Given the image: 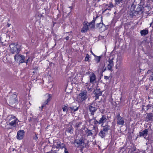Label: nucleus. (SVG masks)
I'll return each instance as SVG.
<instances>
[{"instance_id": "obj_1", "label": "nucleus", "mask_w": 153, "mask_h": 153, "mask_svg": "<svg viewBox=\"0 0 153 153\" xmlns=\"http://www.w3.org/2000/svg\"><path fill=\"white\" fill-rule=\"evenodd\" d=\"M80 137H79L78 139H76L74 143L75 145L77 147H84L85 146V141L86 140L85 136L83 135H81Z\"/></svg>"}, {"instance_id": "obj_2", "label": "nucleus", "mask_w": 153, "mask_h": 153, "mask_svg": "<svg viewBox=\"0 0 153 153\" xmlns=\"http://www.w3.org/2000/svg\"><path fill=\"white\" fill-rule=\"evenodd\" d=\"M19 122V120L13 115H11L9 119V123L10 126L13 127L16 126V125Z\"/></svg>"}, {"instance_id": "obj_3", "label": "nucleus", "mask_w": 153, "mask_h": 153, "mask_svg": "<svg viewBox=\"0 0 153 153\" xmlns=\"http://www.w3.org/2000/svg\"><path fill=\"white\" fill-rule=\"evenodd\" d=\"M17 43H12L9 45L11 53L15 54L19 53L20 49L17 48Z\"/></svg>"}, {"instance_id": "obj_4", "label": "nucleus", "mask_w": 153, "mask_h": 153, "mask_svg": "<svg viewBox=\"0 0 153 153\" xmlns=\"http://www.w3.org/2000/svg\"><path fill=\"white\" fill-rule=\"evenodd\" d=\"M97 104L96 103L93 102L88 106V109L90 112L91 115L93 116L94 115V113L97 110Z\"/></svg>"}, {"instance_id": "obj_5", "label": "nucleus", "mask_w": 153, "mask_h": 153, "mask_svg": "<svg viewBox=\"0 0 153 153\" xmlns=\"http://www.w3.org/2000/svg\"><path fill=\"white\" fill-rule=\"evenodd\" d=\"M15 61H19V63H22L25 62V57L23 55H21L18 53L14 56Z\"/></svg>"}, {"instance_id": "obj_6", "label": "nucleus", "mask_w": 153, "mask_h": 153, "mask_svg": "<svg viewBox=\"0 0 153 153\" xmlns=\"http://www.w3.org/2000/svg\"><path fill=\"white\" fill-rule=\"evenodd\" d=\"M79 97L81 101L85 100L88 97L87 91L85 90L82 91L79 94Z\"/></svg>"}, {"instance_id": "obj_7", "label": "nucleus", "mask_w": 153, "mask_h": 153, "mask_svg": "<svg viewBox=\"0 0 153 153\" xmlns=\"http://www.w3.org/2000/svg\"><path fill=\"white\" fill-rule=\"evenodd\" d=\"M117 119V125H120L121 127L124 125V121L123 118L120 116V114L118 113L116 116Z\"/></svg>"}, {"instance_id": "obj_8", "label": "nucleus", "mask_w": 153, "mask_h": 153, "mask_svg": "<svg viewBox=\"0 0 153 153\" xmlns=\"http://www.w3.org/2000/svg\"><path fill=\"white\" fill-rule=\"evenodd\" d=\"M113 59H110L109 58L108 61L107 69L111 72L113 71V68L114 65V63L113 61Z\"/></svg>"}, {"instance_id": "obj_9", "label": "nucleus", "mask_w": 153, "mask_h": 153, "mask_svg": "<svg viewBox=\"0 0 153 153\" xmlns=\"http://www.w3.org/2000/svg\"><path fill=\"white\" fill-rule=\"evenodd\" d=\"M144 10V8L143 7L141 6H138L137 7L136 10L135 11V14L133 16H135L137 14H141L143 13Z\"/></svg>"}, {"instance_id": "obj_10", "label": "nucleus", "mask_w": 153, "mask_h": 153, "mask_svg": "<svg viewBox=\"0 0 153 153\" xmlns=\"http://www.w3.org/2000/svg\"><path fill=\"white\" fill-rule=\"evenodd\" d=\"M25 131L24 130H20L17 131L16 138L18 140L22 139L24 137Z\"/></svg>"}, {"instance_id": "obj_11", "label": "nucleus", "mask_w": 153, "mask_h": 153, "mask_svg": "<svg viewBox=\"0 0 153 153\" xmlns=\"http://www.w3.org/2000/svg\"><path fill=\"white\" fill-rule=\"evenodd\" d=\"M89 82L91 84H94L96 81V76L93 73H91L89 76Z\"/></svg>"}, {"instance_id": "obj_12", "label": "nucleus", "mask_w": 153, "mask_h": 153, "mask_svg": "<svg viewBox=\"0 0 153 153\" xmlns=\"http://www.w3.org/2000/svg\"><path fill=\"white\" fill-rule=\"evenodd\" d=\"M148 134V131L147 129H145L142 132H139L140 137H143L145 139L146 138V137Z\"/></svg>"}, {"instance_id": "obj_13", "label": "nucleus", "mask_w": 153, "mask_h": 153, "mask_svg": "<svg viewBox=\"0 0 153 153\" xmlns=\"http://www.w3.org/2000/svg\"><path fill=\"white\" fill-rule=\"evenodd\" d=\"M65 145L64 143L60 142H58L57 143V146H56V148L57 149H62L63 148H65Z\"/></svg>"}, {"instance_id": "obj_14", "label": "nucleus", "mask_w": 153, "mask_h": 153, "mask_svg": "<svg viewBox=\"0 0 153 153\" xmlns=\"http://www.w3.org/2000/svg\"><path fill=\"white\" fill-rule=\"evenodd\" d=\"M95 94V99L97 100L99 98V97L102 95V92L100 89H96L94 91Z\"/></svg>"}, {"instance_id": "obj_15", "label": "nucleus", "mask_w": 153, "mask_h": 153, "mask_svg": "<svg viewBox=\"0 0 153 153\" xmlns=\"http://www.w3.org/2000/svg\"><path fill=\"white\" fill-rule=\"evenodd\" d=\"M110 126H109L108 124V123H107L104 126H103L102 129V130L107 133L108 131L110 130Z\"/></svg>"}, {"instance_id": "obj_16", "label": "nucleus", "mask_w": 153, "mask_h": 153, "mask_svg": "<svg viewBox=\"0 0 153 153\" xmlns=\"http://www.w3.org/2000/svg\"><path fill=\"white\" fill-rule=\"evenodd\" d=\"M89 28L88 25L87 24V23H85L84 24L83 27L82 28L81 32L82 33H85L86 32Z\"/></svg>"}, {"instance_id": "obj_17", "label": "nucleus", "mask_w": 153, "mask_h": 153, "mask_svg": "<svg viewBox=\"0 0 153 153\" xmlns=\"http://www.w3.org/2000/svg\"><path fill=\"white\" fill-rule=\"evenodd\" d=\"M107 119L106 118V116L105 115H102V117L99 120L100 123L101 124L102 123L103 124L104 123H105Z\"/></svg>"}, {"instance_id": "obj_18", "label": "nucleus", "mask_w": 153, "mask_h": 153, "mask_svg": "<svg viewBox=\"0 0 153 153\" xmlns=\"http://www.w3.org/2000/svg\"><path fill=\"white\" fill-rule=\"evenodd\" d=\"M73 128L71 125H68V127L66 128V131L70 134H72L73 132Z\"/></svg>"}, {"instance_id": "obj_19", "label": "nucleus", "mask_w": 153, "mask_h": 153, "mask_svg": "<svg viewBox=\"0 0 153 153\" xmlns=\"http://www.w3.org/2000/svg\"><path fill=\"white\" fill-rule=\"evenodd\" d=\"M51 95L50 94L48 95V98L47 99V100H46L42 104V106H41V107L42 108H42L45 107V106L46 105H47L48 104V103L49 102V101L50 100L51 98Z\"/></svg>"}, {"instance_id": "obj_20", "label": "nucleus", "mask_w": 153, "mask_h": 153, "mask_svg": "<svg viewBox=\"0 0 153 153\" xmlns=\"http://www.w3.org/2000/svg\"><path fill=\"white\" fill-rule=\"evenodd\" d=\"M14 98H11L10 100V103L11 105H13L14 104H16L17 102V100L15 98L16 97V95H14L13 96Z\"/></svg>"}, {"instance_id": "obj_21", "label": "nucleus", "mask_w": 153, "mask_h": 153, "mask_svg": "<svg viewBox=\"0 0 153 153\" xmlns=\"http://www.w3.org/2000/svg\"><path fill=\"white\" fill-rule=\"evenodd\" d=\"M140 33L141 36H144L148 33L149 31L148 29H146L141 30Z\"/></svg>"}, {"instance_id": "obj_22", "label": "nucleus", "mask_w": 153, "mask_h": 153, "mask_svg": "<svg viewBox=\"0 0 153 153\" xmlns=\"http://www.w3.org/2000/svg\"><path fill=\"white\" fill-rule=\"evenodd\" d=\"M97 18H94L93 20L92 21L89 23L88 24L90 27L91 28H94L95 27V22L96 20V19Z\"/></svg>"}, {"instance_id": "obj_23", "label": "nucleus", "mask_w": 153, "mask_h": 153, "mask_svg": "<svg viewBox=\"0 0 153 153\" xmlns=\"http://www.w3.org/2000/svg\"><path fill=\"white\" fill-rule=\"evenodd\" d=\"M107 134V133L106 132L101 129L99 132V135L101 138H103L105 137Z\"/></svg>"}, {"instance_id": "obj_24", "label": "nucleus", "mask_w": 153, "mask_h": 153, "mask_svg": "<svg viewBox=\"0 0 153 153\" xmlns=\"http://www.w3.org/2000/svg\"><path fill=\"white\" fill-rule=\"evenodd\" d=\"M102 17H101V22H102V23L100 22L99 23H97L96 25V27H97V28H102L103 26H104L105 27V25H104L102 23Z\"/></svg>"}, {"instance_id": "obj_25", "label": "nucleus", "mask_w": 153, "mask_h": 153, "mask_svg": "<svg viewBox=\"0 0 153 153\" xmlns=\"http://www.w3.org/2000/svg\"><path fill=\"white\" fill-rule=\"evenodd\" d=\"M79 108V106H73L70 107L71 110V112H74L78 110Z\"/></svg>"}, {"instance_id": "obj_26", "label": "nucleus", "mask_w": 153, "mask_h": 153, "mask_svg": "<svg viewBox=\"0 0 153 153\" xmlns=\"http://www.w3.org/2000/svg\"><path fill=\"white\" fill-rule=\"evenodd\" d=\"M153 117V115L152 113H149L147 114L146 117V121L148 122L151 120Z\"/></svg>"}, {"instance_id": "obj_27", "label": "nucleus", "mask_w": 153, "mask_h": 153, "mask_svg": "<svg viewBox=\"0 0 153 153\" xmlns=\"http://www.w3.org/2000/svg\"><path fill=\"white\" fill-rule=\"evenodd\" d=\"M85 132L87 136H91L93 134V133L92 131V130H90L88 128H87V129L85 131Z\"/></svg>"}, {"instance_id": "obj_28", "label": "nucleus", "mask_w": 153, "mask_h": 153, "mask_svg": "<svg viewBox=\"0 0 153 153\" xmlns=\"http://www.w3.org/2000/svg\"><path fill=\"white\" fill-rule=\"evenodd\" d=\"M105 63H100V65L101 66V67L103 68V69L102 70V72H104L106 70V67H105L104 68L105 66Z\"/></svg>"}, {"instance_id": "obj_29", "label": "nucleus", "mask_w": 153, "mask_h": 153, "mask_svg": "<svg viewBox=\"0 0 153 153\" xmlns=\"http://www.w3.org/2000/svg\"><path fill=\"white\" fill-rule=\"evenodd\" d=\"M62 109L64 112H66V113H67L68 111L67 106L64 105V107L62 108Z\"/></svg>"}, {"instance_id": "obj_30", "label": "nucleus", "mask_w": 153, "mask_h": 153, "mask_svg": "<svg viewBox=\"0 0 153 153\" xmlns=\"http://www.w3.org/2000/svg\"><path fill=\"white\" fill-rule=\"evenodd\" d=\"M113 7H114V6H113V4H112V3L111 2H110L109 3V6H108V8L107 9H106L105 11L106 10H111L110 8H112Z\"/></svg>"}, {"instance_id": "obj_31", "label": "nucleus", "mask_w": 153, "mask_h": 153, "mask_svg": "<svg viewBox=\"0 0 153 153\" xmlns=\"http://www.w3.org/2000/svg\"><path fill=\"white\" fill-rule=\"evenodd\" d=\"M90 58L89 55L87 54H86V56L85 59V61H89V58Z\"/></svg>"}, {"instance_id": "obj_32", "label": "nucleus", "mask_w": 153, "mask_h": 153, "mask_svg": "<svg viewBox=\"0 0 153 153\" xmlns=\"http://www.w3.org/2000/svg\"><path fill=\"white\" fill-rule=\"evenodd\" d=\"M96 56L97 57V58L96 59V61L97 63H98L100 62V61L101 56Z\"/></svg>"}, {"instance_id": "obj_33", "label": "nucleus", "mask_w": 153, "mask_h": 153, "mask_svg": "<svg viewBox=\"0 0 153 153\" xmlns=\"http://www.w3.org/2000/svg\"><path fill=\"white\" fill-rule=\"evenodd\" d=\"M122 1L123 0H114L116 4H120Z\"/></svg>"}, {"instance_id": "obj_34", "label": "nucleus", "mask_w": 153, "mask_h": 153, "mask_svg": "<svg viewBox=\"0 0 153 153\" xmlns=\"http://www.w3.org/2000/svg\"><path fill=\"white\" fill-rule=\"evenodd\" d=\"M99 122V120L97 121L96 120L94 121V124L95 125H96L97 124H100V122Z\"/></svg>"}, {"instance_id": "obj_35", "label": "nucleus", "mask_w": 153, "mask_h": 153, "mask_svg": "<svg viewBox=\"0 0 153 153\" xmlns=\"http://www.w3.org/2000/svg\"><path fill=\"white\" fill-rule=\"evenodd\" d=\"M149 79L150 80L153 81V72H152V74L149 78Z\"/></svg>"}, {"instance_id": "obj_36", "label": "nucleus", "mask_w": 153, "mask_h": 153, "mask_svg": "<svg viewBox=\"0 0 153 153\" xmlns=\"http://www.w3.org/2000/svg\"><path fill=\"white\" fill-rule=\"evenodd\" d=\"M37 134H35V136L33 137V138L34 140H37L38 138V137H37Z\"/></svg>"}, {"instance_id": "obj_37", "label": "nucleus", "mask_w": 153, "mask_h": 153, "mask_svg": "<svg viewBox=\"0 0 153 153\" xmlns=\"http://www.w3.org/2000/svg\"><path fill=\"white\" fill-rule=\"evenodd\" d=\"M104 79H105L106 80L108 79L109 78V77L107 76H104Z\"/></svg>"}, {"instance_id": "obj_38", "label": "nucleus", "mask_w": 153, "mask_h": 153, "mask_svg": "<svg viewBox=\"0 0 153 153\" xmlns=\"http://www.w3.org/2000/svg\"><path fill=\"white\" fill-rule=\"evenodd\" d=\"M65 149V151H64V152L65 153H68V151H67V149L66 148V147L65 148H64Z\"/></svg>"}, {"instance_id": "obj_39", "label": "nucleus", "mask_w": 153, "mask_h": 153, "mask_svg": "<svg viewBox=\"0 0 153 153\" xmlns=\"http://www.w3.org/2000/svg\"><path fill=\"white\" fill-rule=\"evenodd\" d=\"M92 88L89 86L87 88V90L88 91L90 90Z\"/></svg>"}, {"instance_id": "obj_40", "label": "nucleus", "mask_w": 153, "mask_h": 153, "mask_svg": "<svg viewBox=\"0 0 153 153\" xmlns=\"http://www.w3.org/2000/svg\"><path fill=\"white\" fill-rule=\"evenodd\" d=\"M46 153H53V152L52 150H51V151L47 152Z\"/></svg>"}, {"instance_id": "obj_41", "label": "nucleus", "mask_w": 153, "mask_h": 153, "mask_svg": "<svg viewBox=\"0 0 153 153\" xmlns=\"http://www.w3.org/2000/svg\"><path fill=\"white\" fill-rule=\"evenodd\" d=\"M92 120V119H91L90 118H89L88 120V121L89 123H91V121Z\"/></svg>"}, {"instance_id": "obj_42", "label": "nucleus", "mask_w": 153, "mask_h": 153, "mask_svg": "<svg viewBox=\"0 0 153 153\" xmlns=\"http://www.w3.org/2000/svg\"><path fill=\"white\" fill-rule=\"evenodd\" d=\"M69 38H70L68 36H67L65 38V39L67 41L69 39Z\"/></svg>"}, {"instance_id": "obj_43", "label": "nucleus", "mask_w": 153, "mask_h": 153, "mask_svg": "<svg viewBox=\"0 0 153 153\" xmlns=\"http://www.w3.org/2000/svg\"><path fill=\"white\" fill-rule=\"evenodd\" d=\"M92 120H94V121L96 120V117H94V116L93 117H92Z\"/></svg>"}, {"instance_id": "obj_44", "label": "nucleus", "mask_w": 153, "mask_h": 153, "mask_svg": "<svg viewBox=\"0 0 153 153\" xmlns=\"http://www.w3.org/2000/svg\"><path fill=\"white\" fill-rule=\"evenodd\" d=\"M150 72H151V71L150 70H148L147 72V74H149L150 73Z\"/></svg>"}, {"instance_id": "obj_45", "label": "nucleus", "mask_w": 153, "mask_h": 153, "mask_svg": "<svg viewBox=\"0 0 153 153\" xmlns=\"http://www.w3.org/2000/svg\"><path fill=\"white\" fill-rule=\"evenodd\" d=\"M153 24V20H152V22L150 24V26L151 27L152 25Z\"/></svg>"}, {"instance_id": "obj_46", "label": "nucleus", "mask_w": 153, "mask_h": 153, "mask_svg": "<svg viewBox=\"0 0 153 153\" xmlns=\"http://www.w3.org/2000/svg\"><path fill=\"white\" fill-rule=\"evenodd\" d=\"M151 107V106L150 105H148V106H147V109H149V108L150 107Z\"/></svg>"}, {"instance_id": "obj_47", "label": "nucleus", "mask_w": 153, "mask_h": 153, "mask_svg": "<svg viewBox=\"0 0 153 153\" xmlns=\"http://www.w3.org/2000/svg\"><path fill=\"white\" fill-rule=\"evenodd\" d=\"M10 25H11V24H10L8 23V24H7V27H10Z\"/></svg>"}, {"instance_id": "obj_48", "label": "nucleus", "mask_w": 153, "mask_h": 153, "mask_svg": "<svg viewBox=\"0 0 153 153\" xmlns=\"http://www.w3.org/2000/svg\"><path fill=\"white\" fill-rule=\"evenodd\" d=\"M142 153H146V152L145 151H142L141 152Z\"/></svg>"}, {"instance_id": "obj_49", "label": "nucleus", "mask_w": 153, "mask_h": 153, "mask_svg": "<svg viewBox=\"0 0 153 153\" xmlns=\"http://www.w3.org/2000/svg\"><path fill=\"white\" fill-rule=\"evenodd\" d=\"M34 69L35 70V71L36 70H38V68H34Z\"/></svg>"}, {"instance_id": "obj_50", "label": "nucleus", "mask_w": 153, "mask_h": 153, "mask_svg": "<svg viewBox=\"0 0 153 153\" xmlns=\"http://www.w3.org/2000/svg\"><path fill=\"white\" fill-rule=\"evenodd\" d=\"M27 61L28 62H30V60H29V58H28L27 59Z\"/></svg>"}, {"instance_id": "obj_51", "label": "nucleus", "mask_w": 153, "mask_h": 153, "mask_svg": "<svg viewBox=\"0 0 153 153\" xmlns=\"http://www.w3.org/2000/svg\"><path fill=\"white\" fill-rule=\"evenodd\" d=\"M92 54H93V55H94L95 56H96V55H94V54H93V53H92Z\"/></svg>"}, {"instance_id": "obj_52", "label": "nucleus", "mask_w": 153, "mask_h": 153, "mask_svg": "<svg viewBox=\"0 0 153 153\" xmlns=\"http://www.w3.org/2000/svg\"><path fill=\"white\" fill-rule=\"evenodd\" d=\"M28 62H27V61H26V64H27Z\"/></svg>"}, {"instance_id": "obj_53", "label": "nucleus", "mask_w": 153, "mask_h": 153, "mask_svg": "<svg viewBox=\"0 0 153 153\" xmlns=\"http://www.w3.org/2000/svg\"><path fill=\"white\" fill-rule=\"evenodd\" d=\"M106 30V28H104V29H103V30Z\"/></svg>"}, {"instance_id": "obj_54", "label": "nucleus", "mask_w": 153, "mask_h": 153, "mask_svg": "<svg viewBox=\"0 0 153 153\" xmlns=\"http://www.w3.org/2000/svg\"><path fill=\"white\" fill-rule=\"evenodd\" d=\"M107 118H108V116H107Z\"/></svg>"}, {"instance_id": "obj_55", "label": "nucleus", "mask_w": 153, "mask_h": 153, "mask_svg": "<svg viewBox=\"0 0 153 153\" xmlns=\"http://www.w3.org/2000/svg\"><path fill=\"white\" fill-rule=\"evenodd\" d=\"M56 153V152H55V153Z\"/></svg>"}, {"instance_id": "obj_56", "label": "nucleus", "mask_w": 153, "mask_h": 153, "mask_svg": "<svg viewBox=\"0 0 153 153\" xmlns=\"http://www.w3.org/2000/svg\"><path fill=\"white\" fill-rule=\"evenodd\" d=\"M152 1H153V0H152Z\"/></svg>"}]
</instances>
